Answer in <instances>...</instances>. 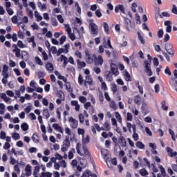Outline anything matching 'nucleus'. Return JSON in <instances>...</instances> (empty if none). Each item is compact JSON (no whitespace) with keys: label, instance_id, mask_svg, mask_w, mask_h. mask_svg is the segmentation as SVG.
I'll return each instance as SVG.
<instances>
[{"label":"nucleus","instance_id":"1","mask_svg":"<svg viewBox=\"0 0 177 177\" xmlns=\"http://www.w3.org/2000/svg\"><path fill=\"white\" fill-rule=\"evenodd\" d=\"M76 150L77 154L81 156L82 157H91V153H89V150L88 149V147L86 145H83L82 148H81L80 142H78L76 146Z\"/></svg>","mask_w":177,"mask_h":177},{"label":"nucleus","instance_id":"2","mask_svg":"<svg viewBox=\"0 0 177 177\" xmlns=\"http://www.w3.org/2000/svg\"><path fill=\"white\" fill-rule=\"evenodd\" d=\"M85 59L88 64H93L96 60V54H91L89 50H85Z\"/></svg>","mask_w":177,"mask_h":177},{"label":"nucleus","instance_id":"3","mask_svg":"<svg viewBox=\"0 0 177 177\" xmlns=\"http://www.w3.org/2000/svg\"><path fill=\"white\" fill-rule=\"evenodd\" d=\"M144 67L145 68V73L148 77H151L153 75V71H151V62L149 60H145L144 62Z\"/></svg>","mask_w":177,"mask_h":177},{"label":"nucleus","instance_id":"4","mask_svg":"<svg viewBox=\"0 0 177 177\" xmlns=\"http://www.w3.org/2000/svg\"><path fill=\"white\" fill-rule=\"evenodd\" d=\"M70 137L68 136H66V139L63 142V145H62V151H67L68 150V148L70 147Z\"/></svg>","mask_w":177,"mask_h":177},{"label":"nucleus","instance_id":"5","mask_svg":"<svg viewBox=\"0 0 177 177\" xmlns=\"http://www.w3.org/2000/svg\"><path fill=\"white\" fill-rule=\"evenodd\" d=\"M91 34L92 35H97L99 34V28H97V25L93 22H91L89 24Z\"/></svg>","mask_w":177,"mask_h":177},{"label":"nucleus","instance_id":"6","mask_svg":"<svg viewBox=\"0 0 177 177\" xmlns=\"http://www.w3.org/2000/svg\"><path fill=\"white\" fill-rule=\"evenodd\" d=\"M165 49L169 55H171V56H174L175 55V51L174 50V47L172 46V44L169 43H167L165 45Z\"/></svg>","mask_w":177,"mask_h":177},{"label":"nucleus","instance_id":"7","mask_svg":"<svg viewBox=\"0 0 177 177\" xmlns=\"http://www.w3.org/2000/svg\"><path fill=\"white\" fill-rule=\"evenodd\" d=\"M111 71L115 77L120 74V72H118V66L114 63L111 64Z\"/></svg>","mask_w":177,"mask_h":177},{"label":"nucleus","instance_id":"8","mask_svg":"<svg viewBox=\"0 0 177 177\" xmlns=\"http://www.w3.org/2000/svg\"><path fill=\"white\" fill-rule=\"evenodd\" d=\"M69 122H71V125L73 129L78 128V120L74 119L73 117L69 118Z\"/></svg>","mask_w":177,"mask_h":177},{"label":"nucleus","instance_id":"9","mask_svg":"<svg viewBox=\"0 0 177 177\" xmlns=\"http://www.w3.org/2000/svg\"><path fill=\"white\" fill-rule=\"evenodd\" d=\"M124 27L128 31L132 30V23L128 18H124Z\"/></svg>","mask_w":177,"mask_h":177},{"label":"nucleus","instance_id":"10","mask_svg":"<svg viewBox=\"0 0 177 177\" xmlns=\"http://www.w3.org/2000/svg\"><path fill=\"white\" fill-rule=\"evenodd\" d=\"M122 12L124 15H125V7L123 5H118L115 8V13H118L119 12Z\"/></svg>","mask_w":177,"mask_h":177},{"label":"nucleus","instance_id":"11","mask_svg":"<svg viewBox=\"0 0 177 177\" xmlns=\"http://www.w3.org/2000/svg\"><path fill=\"white\" fill-rule=\"evenodd\" d=\"M95 64V66H102L103 64V57L102 55H99L98 57L96 55Z\"/></svg>","mask_w":177,"mask_h":177},{"label":"nucleus","instance_id":"12","mask_svg":"<svg viewBox=\"0 0 177 177\" xmlns=\"http://www.w3.org/2000/svg\"><path fill=\"white\" fill-rule=\"evenodd\" d=\"M171 24H172V22H171V21H166L165 22V26H166L167 32H171V31H172V26H171Z\"/></svg>","mask_w":177,"mask_h":177},{"label":"nucleus","instance_id":"13","mask_svg":"<svg viewBox=\"0 0 177 177\" xmlns=\"http://www.w3.org/2000/svg\"><path fill=\"white\" fill-rule=\"evenodd\" d=\"M105 78L106 81H108L109 82H111V81H113V73H111V72L110 71H106Z\"/></svg>","mask_w":177,"mask_h":177},{"label":"nucleus","instance_id":"14","mask_svg":"<svg viewBox=\"0 0 177 177\" xmlns=\"http://www.w3.org/2000/svg\"><path fill=\"white\" fill-rule=\"evenodd\" d=\"M32 167L30 165H27L26 168H25V171L26 172V176H31V174L32 172Z\"/></svg>","mask_w":177,"mask_h":177},{"label":"nucleus","instance_id":"15","mask_svg":"<svg viewBox=\"0 0 177 177\" xmlns=\"http://www.w3.org/2000/svg\"><path fill=\"white\" fill-rule=\"evenodd\" d=\"M46 68L47 71H48L49 73H52V71H53V70H55L53 64L50 62H48L46 64Z\"/></svg>","mask_w":177,"mask_h":177},{"label":"nucleus","instance_id":"16","mask_svg":"<svg viewBox=\"0 0 177 177\" xmlns=\"http://www.w3.org/2000/svg\"><path fill=\"white\" fill-rule=\"evenodd\" d=\"M92 82H93V79H92V76L86 75V80H85L86 86V84H88V85H92Z\"/></svg>","mask_w":177,"mask_h":177},{"label":"nucleus","instance_id":"17","mask_svg":"<svg viewBox=\"0 0 177 177\" xmlns=\"http://www.w3.org/2000/svg\"><path fill=\"white\" fill-rule=\"evenodd\" d=\"M53 127L54 128V129H55L56 131H58V132H60V133H63V129H62V127H60V125H59V124L57 123H54L53 124Z\"/></svg>","mask_w":177,"mask_h":177},{"label":"nucleus","instance_id":"18","mask_svg":"<svg viewBox=\"0 0 177 177\" xmlns=\"http://www.w3.org/2000/svg\"><path fill=\"white\" fill-rule=\"evenodd\" d=\"M60 59H61V62H64V67H66V66H67V64H68V59L67 58V57L64 56V55H62L60 56Z\"/></svg>","mask_w":177,"mask_h":177},{"label":"nucleus","instance_id":"19","mask_svg":"<svg viewBox=\"0 0 177 177\" xmlns=\"http://www.w3.org/2000/svg\"><path fill=\"white\" fill-rule=\"evenodd\" d=\"M102 156H104V160L106 162V165H109V161H110V154L109 153H103V151H101Z\"/></svg>","mask_w":177,"mask_h":177},{"label":"nucleus","instance_id":"20","mask_svg":"<svg viewBox=\"0 0 177 177\" xmlns=\"http://www.w3.org/2000/svg\"><path fill=\"white\" fill-rule=\"evenodd\" d=\"M37 6H38V8H39V9L41 10H46V9H48V7L46 6V5L42 4V3H41V1L37 2Z\"/></svg>","mask_w":177,"mask_h":177},{"label":"nucleus","instance_id":"21","mask_svg":"<svg viewBox=\"0 0 177 177\" xmlns=\"http://www.w3.org/2000/svg\"><path fill=\"white\" fill-rule=\"evenodd\" d=\"M77 66H80V68H82L84 67H86V63L85 62L82 61L81 59L77 60Z\"/></svg>","mask_w":177,"mask_h":177},{"label":"nucleus","instance_id":"22","mask_svg":"<svg viewBox=\"0 0 177 177\" xmlns=\"http://www.w3.org/2000/svg\"><path fill=\"white\" fill-rule=\"evenodd\" d=\"M123 75L126 81H131V75L129 74V73H128V71H124Z\"/></svg>","mask_w":177,"mask_h":177},{"label":"nucleus","instance_id":"23","mask_svg":"<svg viewBox=\"0 0 177 177\" xmlns=\"http://www.w3.org/2000/svg\"><path fill=\"white\" fill-rule=\"evenodd\" d=\"M120 143H122L121 145L122 147H125V146H127V140H125V138L121 136L120 137Z\"/></svg>","mask_w":177,"mask_h":177},{"label":"nucleus","instance_id":"24","mask_svg":"<svg viewBox=\"0 0 177 177\" xmlns=\"http://www.w3.org/2000/svg\"><path fill=\"white\" fill-rule=\"evenodd\" d=\"M12 52L15 53L16 57H20V56H21V54L20 53L21 50L20 48L13 49Z\"/></svg>","mask_w":177,"mask_h":177},{"label":"nucleus","instance_id":"25","mask_svg":"<svg viewBox=\"0 0 177 177\" xmlns=\"http://www.w3.org/2000/svg\"><path fill=\"white\" fill-rule=\"evenodd\" d=\"M103 27L104 28L105 32H106L107 34H110V29H109V24H107L106 22H104Z\"/></svg>","mask_w":177,"mask_h":177},{"label":"nucleus","instance_id":"26","mask_svg":"<svg viewBox=\"0 0 177 177\" xmlns=\"http://www.w3.org/2000/svg\"><path fill=\"white\" fill-rule=\"evenodd\" d=\"M32 139L35 143H38L39 142V137L38 134L34 133L32 136Z\"/></svg>","mask_w":177,"mask_h":177},{"label":"nucleus","instance_id":"27","mask_svg":"<svg viewBox=\"0 0 177 177\" xmlns=\"http://www.w3.org/2000/svg\"><path fill=\"white\" fill-rule=\"evenodd\" d=\"M140 174H141V176H147V175H149V171L143 168L140 170Z\"/></svg>","mask_w":177,"mask_h":177},{"label":"nucleus","instance_id":"28","mask_svg":"<svg viewBox=\"0 0 177 177\" xmlns=\"http://www.w3.org/2000/svg\"><path fill=\"white\" fill-rule=\"evenodd\" d=\"M8 71H9V66H8V65L6 64L3 65L2 70V75L8 74Z\"/></svg>","mask_w":177,"mask_h":177},{"label":"nucleus","instance_id":"29","mask_svg":"<svg viewBox=\"0 0 177 177\" xmlns=\"http://www.w3.org/2000/svg\"><path fill=\"white\" fill-rule=\"evenodd\" d=\"M10 164H11V165H15V164H19V160H16V159H15V158H13V156H10Z\"/></svg>","mask_w":177,"mask_h":177},{"label":"nucleus","instance_id":"30","mask_svg":"<svg viewBox=\"0 0 177 177\" xmlns=\"http://www.w3.org/2000/svg\"><path fill=\"white\" fill-rule=\"evenodd\" d=\"M40 177H52V173L49 171L42 172L40 174Z\"/></svg>","mask_w":177,"mask_h":177},{"label":"nucleus","instance_id":"31","mask_svg":"<svg viewBox=\"0 0 177 177\" xmlns=\"http://www.w3.org/2000/svg\"><path fill=\"white\" fill-rule=\"evenodd\" d=\"M136 146L138 149H145V144H142V141H138L136 143Z\"/></svg>","mask_w":177,"mask_h":177},{"label":"nucleus","instance_id":"32","mask_svg":"<svg viewBox=\"0 0 177 177\" xmlns=\"http://www.w3.org/2000/svg\"><path fill=\"white\" fill-rule=\"evenodd\" d=\"M35 17L37 18V21H41L42 20V16L39 15V12H38V11L35 12Z\"/></svg>","mask_w":177,"mask_h":177},{"label":"nucleus","instance_id":"33","mask_svg":"<svg viewBox=\"0 0 177 177\" xmlns=\"http://www.w3.org/2000/svg\"><path fill=\"white\" fill-rule=\"evenodd\" d=\"M35 59L37 64H38L39 66H44V62H42V60H41V58H39V57H35Z\"/></svg>","mask_w":177,"mask_h":177},{"label":"nucleus","instance_id":"34","mask_svg":"<svg viewBox=\"0 0 177 177\" xmlns=\"http://www.w3.org/2000/svg\"><path fill=\"white\" fill-rule=\"evenodd\" d=\"M104 127L105 128V130L109 131H110V129H111V128L110 127V123L109 122V121H106L104 123Z\"/></svg>","mask_w":177,"mask_h":177},{"label":"nucleus","instance_id":"35","mask_svg":"<svg viewBox=\"0 0 177 177\" xmlns=\"http://www.w3.org/2000/svg\"><path fill=\"white\" fill-rule=\"evenodd\" d=\"M115 117L118 122H120V124H122V118H121V115H120L118 112H115Z\"/></svg>","mask_w":177,"mask_h":177},{"label":"nucleus","instance_id":"36","mask_svg":"<svg viewBox=\"0 0 177 177\" xmlns=\"http://www.w3.org/2000/svg\"><path fill=\"white\" fill-rule=\"evenodd\" d=\"M21 128L24 131V132H26V131H28V124L27 123H23L21 125Z\"/></svg>","mask_w":177,"mask_h":177},{"label":"nucleus","instance_id":"37","mask_svg":"<svg viewBox=\"0 0 177 177\" xmlns=\"http://www.w3.org/2000/svg\"><path fill=\"white\" fill-rule=\"evenodd\" d=\"M89 142H90L89 136H86V138L83 137V139H82L83 145H88V143H89Z\"/></svg>","mask_w":177,"mask_h":177},{"label":"nucleus","instance_id":"38","mask_svg":"<svg viewBox=\"0 0 177 177\" xmlns=\"http://www.w3.org/2000/svg\"><path fill=\"white\" fill-rule=\"evenodd\" d=\"M51 24L53 26V27H57L58 23H57V19L56 18H52L51 19Z\"/></svg>","mask_w":177,"mask_h":177},{"label":"nucleus","instance_id":"39","mask_svg":"<svg viewBox=\"0 0 177 177\" xmlns=\"http://www.w3.org/2000/svg\"><path fill=\"white\" fill-rule=\"evenodd\" d=\"M43 115H44L46 118H49L50 117V113H49V110L44 109L43 112Z\"/></svg>","mask_w":177,"mask_h":177},{"label":"nucleus","instance_id":"40","mask_svg":"<svg viewBox=\"0 0 177 177\" xmlns=\"http://www.w3.org/2000/svg\"><path fill=\"white\" fill-rule=\"evenodd\" d=\"M169 132L170 135L171 136L172 140H174L175 142V140H176V138L175 136V132H174V131L171 129H169Z\"/></svg>","mask_w":177,"mask_h":177},{"label":"nucleus","instance_id":"41","mask_svg":"<svg viewBox=\"0 0 177 177\" xmlns=\"http://www.w3.org/2000/svg\"><path fill=\"white\" fill-rule=\"evenodd\" d=\"M91 174H92V171H89V170H86V171L83 173L82 177H89V176H91Z\"/></svg>","mask_w":177,"mask_h":177},{"label":"nucleus","instance_id":"42","mask_svg":"<svg viewBox=\"0 0 177 177\" xmlns=\"http://www.w3.org/2000/svg\"><path fill=\"white\" fill-rule=\"evenodd\" d=\"M138 39L140 41L141 44L142 45H145V39H143V36L140 35V32H138Z\"/></svg>","mask_w":177,"mask_h":177},{"label":"nucleus","instance_id":"43","mask_svg":"<svg viewBox=\"0 0 177 177\" xmlns=\"http://www.w3.org/2000/svg\"><path fill=\"white\" fill-rule=\"evenodd\" d=\"M57 20L61 23V24H63L64 23V18H63V16L62 15H59L57 16Z\"/></svg>","mask_w":177,"mask_h":177},{"label":"nucleus","instance_id":"44","mask_svg":"<svg viewBox=\"0 0 177 177\" xmlns=\"http://www.w3.org/2000/svg\"><path fill=\"white\" fill-rule=\"evenodd\" d=\"M166 149L169 157H174V152H172V149L171 147H167Z\"/></svg>","mask_w":177,"mask_h":177},{"label":"nucleus","instance_id":"45","mask_svg":"<svg viewBox=\"0 0 177 177\" xmlns=\"http://www.w3.org/2000/svg\"><path fill=\"white\" fill-rule=\"evenodd\" d=\"M80 165L82 168H86V161L84 158L80 159Z\"/></svg>","mask_w":177,"mask_h":177},{"label":"nucleus","instance_id":"46","mask_svg":"<svg viewBox=\"0 0 177 177\" xmlns=\"http://www.w3.org/2000/svg\"><path fill=\"white\" fill-rule=\"evenodd\" d=\"M39 169H40L39 166H35V170H34V172H33L34 176H37V175H38V172H39Z\"/></svg>","mask_w":177,"mask_h":177},{"label":"nucleus","instance_id":"47","mask_svg":"<svg viewBox=\"0 0 177 177\" xmlns=\"http://www.w3.org/2000/svg\"><path fill=\"white\" fill-rule=\"evenodd\" d=\"M134 102L136 104H140V96H139V95L135 96Z\"/></svg>","mask_w":177,"mask_h":177},{"label":"nucleus","instance_id":"48","mask_svg":"<svg viewBox=\"0 0 177 177\" xmlns=\"http://www.w3.org/2000/svg\"><path fill=\"white\" fill-rule=\"evenodd\" d=\"M73 151H75V149H72L71 151H69L68 153V158L69 160H73V157H74V153H73Z\"/></svg>","mask_w":177,"mask_h":177},{"label":"nucleus","instance_id":"49","mask_svg":"<svg viewBox=\"0 0 177 177\" xmlns=\"http://www.w3.org/2000/svg\"><path fill=\"white\" fill-rule=\"evenodd\" d=\"M64 27L66 29V31L68 34H71V28L70 27V25L68 24H64Z\"/></svg>","mask_w":177,"mask_h":177},{"label":"nucleus","instance_id":"50","mask_svg":"<svg viewBox=\"0 0 177 177\" xmlns=\"http://www.w3.org/2000/svg\"><path fill=\"white\" fill-rule=\"evenodd\" d=\"M79 120L80 124H82L85 121V118L82 113L79 114Z\"/></svg>","mask_w":177,"mask_h":177},{"label":"nucleus","instance_id":"51","mask_svg":"<svg viewBox=\"0 0 177 177\" xmlns=\"http://www.w3.org/2000/svg\"><path fill=\"white\" fill-rule=\"evenodd\" d=\"M109 106L111 109H113V110H117V104L115 101H112Z\"/></svg>","mask_w":177,"mask_h":177},{"label":"nucleus","instance_id":"52","mask_svg":"<svg viewBox=\"0 0 177 177\" xmlns=\"http://www.w3.org/2000/svg\"><path fill=\"white\" fill-rule=\"evenodd\" d=\"M12 138L14 139V140H19V139H20V134H19L18 133H15L12 135Z\"/></svg>","mask_w":177,"mask_h":177},{"label":"nucleus","instance_id":"53","mask_svg":"<svg viewBox=\"0 0 177 177\" xmlns=\"http://www.w3.org/2000/svg\"><path fill=\"white\" fill-rule=\"evenodd\" d=\"M60 167H63V168H67V163H66V160H62L59 162Z\"/></svg>","mask_w":177,"mask_h":177},{"label":"nucleus","instance_id":"54","mask_svg":"<svg viewBox=\"0 0 177 177\" xmlns=\"http://www.w3.org/2000/svg\"><path fill=\"white\" fill-rule=\"evenodd\" d=\"M78 82L80 85H82V84H84V77H82V75H79Z\"/></svg>","mask_w":177,"mask_h":177},{"label":"nucleus","instance_id":"55","mask_svg":"<svg viewBox=\"0 0 177 177\" xmlns=\"http://www.w3.org/2000/svg\"><path fill=\"white\" fill-rule=\"evenodd\" d=\"M41 55L43 56L44 60L46 61L48 60V59H49V57L48 56V53H46V52L43 51Z\"/></svg>","mask_w":177,"mask_h":177},{"label":"nucleus","instance_id":"56","mask_svg":"<svg viewBox=\"0 0 177 177\" xmlns=\"http://www.w3.org/2000/svg\"><path fill=\"white\" fill-rule=\"evenodd\" d=\"M163 36H164V30L162 29H160L158 32V38H162Z\"/></svg>","mask_w":177,"mask_h":177},{"label":"nucleus","instance_id":"57","mask_svg":"<svg viewBox=\"0 0 177 177\" xmlns=\"http://www.w3.org/2000/svg\"><path fill=\"white\" fill-rule=\"evenodd\" d=\"M165 74H168L169 77L172 75V73H171V70L169 69V67L167 66L165 70Z\"/></svg>","mask_w":177,"mask_h":177},{"label":"nucleus","instance_id":"58","mask_svg":"<svg viewBox=\"0 0 177 177\" xmlns=\"http://www.w3.org/2000/svg\"><path fill=\"white\" fill-rule=\"evenodd\" d=\"M3 149H4V150H8V149H10V143L5 142Z\"/></svg>","mask_w":177,"mask_h":177},{"label":"nucleus","instance_id":"59","mask_svg":"<svg viewBox=\"0 0 177 177\" xmlns=\"http://www.w3.org/2000/svg\"><path fill=\"white\" fill-rule=\"evenodd\" d=\"M68 49H70V44H67L64 46V53H68Z\"/></svg>","mask_w":177,"mask_h":177},{"label":"nucleus","instance_id":"60","mask_svg":"<svg viewBox=\"0 0 177 177\" xmlns=\"http://www.w3.org/2000/svg\"><path fill=\"white\" fill-rule=\"evenodd\" d=\"M162 109L165 111L168 110V106L165 105V101H162L161 103Z\"/></svg>","mask_w":177,"mask_h":177},{"label":"nucleus","instance_id":"61","mask_svg":"<svg viewBox=\"0 0 177 177\" xmlns=\"http://www.w3.org/2000/svg\"><path fill=\"white\" fill-rule=\"evenodd\" d=\"M68 35L70 39H71V41H75V35H74V33L71 32V33H68Z\"/></svg>","mask_w":177,"mask_h":177},{"label":"nucleus","instance_id":"62","mask_svg":"<svg viewBox=\"0 0 177 177\" xmlns=\"http://www.w3.org/2000/svg\"><path fill=\"white\" fill-rule=\"evenodd\" d=\"M79 100H80V102H81V103H85V102H86V97H85L84 96H80L79 97Z\"/></svg>","mask_w":177,"mask_h":177},{"label":"nucleus","instance_id":"63","mask_svg":"<svg viewBox=\"0 0 177 177\" xmlns=\"http://www.w3.org/2000/svg\"><path fill=\"white\" fill-rule=\"evenodd\" d=\"M127 118L128 121H131L133 117L132 116V113H127Z\"/></svg>","mask_w":177,"mask_h":177},{"label":"nucleus","instance_id":"64","mask_svg":"<svg viewBox=\"0 0 177 177\" xmlns=\"http://www.w3.org/2000/svg\"><path fill=\"white\" fill-rule=\"evenodd\" d=\"M172 13H174V15H177V7L175 4L173 5Z\"/></svg>","mask_w":177,"mask_h":177}]
</instances>
